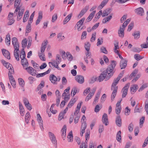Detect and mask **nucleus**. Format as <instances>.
<instances>
[{
  "label": "nucleus",
  "instance_id": "nucleus-1",
  "mask_svg": "<svg viewBox=\"0 0 148 148\" xmlns=\"http://www.w3.org/2000/svg\"><path fill=\"white\" fill-rule=\"evenodd\" d=\"M116 64V62L114 60H112L110 65L107 68V70L103 71L99 77L98 80L99 82L102 81L104 79L105 81L108 80L112 76L114 71V69Z\"/></svg>",
  "mask_w": 148,
  "mask_h": 148
},
{
  "label": "nucleus",
  "instance_id": "nucleus-2",
  "mask_svg": "<svg viewBox=\"0 0 148 148\" xmlns=\"http://www.w3.org/2000/svg\"><path fill=\"white\" fill-rule=\"evenodd\" d=\"M86 119V117L85 115H83L81 121L82 125L81 127L80 135L81 136H83V134L84 133L85 130L86 129L87 127V124L86 121H85Z\"/></svg>",
  "mask_w": 148,
  "mask_h": 148
},
{
  "label": "nucleus",
  "instance_id": "nucleus-3",
  "mask_svg": "<svg viewBox=\"0 0 148 148\" xmlns=\"http://www.w3.org/2000/svg\"><path fill=\"white\" fill-rule=\"evenodd\" d=\"M21 0H16L15 1L14 7L16 8L15 10L14 13V16H16L17 14V12L21 10L20 8L22 5L20 4Z\"/></svg>",
  "mask_w": 148,
  "mask_h": 148
},
{
  "label": "nucleus",
  "instance_id": "nucleus-4",
  "mask_svg": "<svg viewBox=\"0 0 148 148\" xmlns=\"http://www.w3.org/2000/svg\"><path fill=\"white\" fill-rule=\"evenodd\" d=\"M48 43V42L47 40H46V41H44V42L42 44L41 47L40 52H39L38 53V56L39 57H41L42 56H45L44 51Z\"/></svg>",
  "mask_w": 148,
  "mask_h": 148
},
{
  "label": "nucleus",
  "instance_id": "nucleus-5",
  "mask_svg": "<svg viewBox=\"0 0 148 148\" xmlns=\"http://www.w3.org/2000/svg\"><path fill=\"white\" fill-rule=\"evenodd\" d=\"M48 134L52 143L54 145V146L56 148L57 147V140L54 134L51 132H49Z\"/></svg>",
  "mask_w": 148,
  "mask_h": 148
},
{
  "label": "nucleus",
  "instance_id": "nucleus-6",
  "mask_svg": "<svg viewBox=\"0 0 148 148\" xmlns=\"http://www.w3.org/2000/svg\"><path fill=\"white\" fill-rule=\"evenodd\" d=\"M130 83H128L123 88L121 91L123 92L122 97L124 98L127 95V94L128 90L129 87Z\"/></svg>",
  "mask_w": 148,
  "mask_h": 148
},
{
  "label": "nucleus",
  "instance_id": "nucleus-7",
  "mask_svg": "<svg viewBox=\"0 0 148 148\" xmlns=\"http://www.w3.org/2000/svg\"><path fill=\"white\" fill-rule=\"evenodd\" d=\"M75 80L79 83L82 84L84 82V77L81 75H77L75 77Z\"/></svg>",
  "mask_w": 148,
  "mask_h": 148
},
{
  "label": "nucleus",
  "instance_id": "nucleus-8",
  "mask_svg": "<svg viewBox=\"0 0 148 148\" xmlns=\"http://www.w3.org/2000/svg\"><path fill=\"white\" fill-rule=\"evenodd\" d=\"M37 119L38 121V122L39 125L40 126V129L42 130H43V121L42 120V118L39 114H38L37 115Z\"/></svg>",
  "mask_w": 148,
  "mask_h": 148
},
{
  "label": "nucleus",
  "instance_id": "nucleus-9",
  "mask_svg": "<svg viewBox=\"0 0 148 148\" xmlns=\"http://www.w3.org/2000/svg\"><path fill=\"white\" fill-rule=\"evenodd\" d=\"M115 123L116 125L118 127H120L121 126L122 120L120 116L118 115L116 116L115 120Z\"/></svg>",
  "mask_w": 148,
  "mask_h": 148
},
{
  "label": "nucleus",
  "instance_id": "nucleus-10",
  "mask_svg": "<svg viewBox=\"0 0 148 148\" xmlns=\"http://www.w3.org/2000/svg\"><path fill=\"white\" fill-rule=\"evenodd\" d=\"M2 53L4 56L8 59H10V52L7 50L3 49H2Z\"/></svg>",
  "mask_w": 148,
  "mask_h": 148
},
{
  "label": "nucleus",
  "instance_id": "nucleus-11",
  "mask_svg": "<svg viewBox=\"0 0 148 148\" xmlns=\"http://www.w3.org/2000/svg\"><path fill=\"white\" fill-rule=\"evenodd\" d=\"M102 122L106 125H107L108 124V116L106 113H104L103 115Z\"/></svg>",
  "mask_w": 148,
  "mask_h": 148
},
{
  "label": "nucleus",
  "instance_id": "nucleus-12",
  "mask_svg": "<svg viewBox=\"0 0 148 148\" xmlns=\"http://www.w3.org/2000/svg\"><path fill=\"white\" fill-rule=\"evenodd\" d=\"M135 12L138 14L140 16H143L144 14L143 9L141 7L136 9L135 10Z\"/></svg>",
  "mask_w": 148,
  "mask_h": 148
},
{
  "label": "nucleus",
  "instance_id": "nucleus-13",
  "mask_svg": "<svg viewBox=\"0 0 148 148\" xmlns=\"http://www.w3.org/2000/svg\"><path fill=\"white\" fill-rule=\"evenodd\" d=\"M88 9V7L86 6L84 8L81 10L78 16V17L79 18H81L87 12Z\"/></svg>",
  "mask_w": 148,
  "mask_h": 148
},
{
  "label": "nucleus",
  "instance_id": "nucleus-14",
  "mask_svg": "<svg viewBox=\"0 0 148 148\" xmlns=\"http://www.w3.org/2000/svg\"><path fill=\"white\" fill-rule=\"evenodd\" d=\"M49 80L54 84H57V77L54 75H51L49 76Z\"/></svg>",
  "mask_w": 148,
  "mask_h": 148
},
{
  "label": "nucleus",
  "instance_id": "nucleus-15",
  "mask_svg": "<svg viewBox=\"0 0 148 148\" xmlns=\"http://www.w3.org/2000/svg\"><path fill=\"white\" fill-rule=\"evenodd\" d=\"M125 29L122 28L121 27H120L118 31V34L120 37L123 38L124 36V32Z\"/></svg>",
  "mask_w": 148,
  "mask_h": 148
},
{
  "label": "nucleus",
  "instance_id": "nucleus-16",
  "mask_svg": "<svg viewBox=\"0 0 148 148\" xmlns=\"http://www.w3.org/2000/svg\"><path fill=\"white\" fill-rule=\"evenodd\" d=\"M127 60H122L120 62V66L121 69H125L127 65Z\"/></svg>",
  "mask_w": 148,
  "mask_h": 148
},
{
  "label": "nucleus",
  "instance_id": "nucleus-17",
  "mask_svg": "<svg viewBox=\"0 0 148 148\" xmlns=\"http://www.w3.org/2000/svg\"><path fill=\"white\" fill-rule=\"evenodd\" d=\"M66 125H64L61 130L62 132L61 136L62 138L64 140L66 136Z\"/></svg>",
  "mask_w": 148,
  "mask_h": 148
},
{
  "label": "nucleus",
  "instance_id": "nucleus-18",
  "mask_svg": "<svg viewBox=\"0 0 148 148\" xmlns=\"http://www.w3.org/2000/svg\"><path fill=\"white\" fill-rule=\"evenodd\" d=\"M111 11V10L110 8L107 9L103 11L102 14V16L104 17L108 15Z\"/></svg>",
  "mask_w": 148,
  "mask_h": 148
},
{
  "label": "nucleus",
  "instance_id": "nucleus-19",
  "mask_svg": "<svg viewBox=\"0 0 148 148\" xmlns=\"http://www.w3.org/2000/svg\"><path fill=\"white\" fill-rule=\"evenodd\" d=\"M24 10V9H22L21 10H18V15H17V19L18 21H19L21 19L23 14Z\"/></svg>",
  "mask_w": 148,
  "mask_h": 148
},
{
  "label": "nucleus",
  "instance_id": "nucleus-20",
  "mask_svg": "<svg viewBox=\"0 0 148 148\" xmlns=\"http://www.w3.org/2000/svg\"><path fill=\"white\" fill-rule=\"evenodd\" d=\"M51 70V69L50 68H49L47 71L44 73L37 74L36 75V77L37 78H38L40 77H42L46 75L49 73Z\"/></svg>",
  "mask_w": 148,
  "mask_h": 148
},
{
  "label": "nucleus",
  "instance_id": "nucleus-21",
  "mask_svg": "<svg viewBox=\"0 0 148 148\" xmlns=\"http://www.w3.org/2000/svg\"><path fill=\"white\" fill-rule=\"evenodd\" d=\"M21 63L22 65L24 68L25 66H28V62L26 58L21 59Z\"/></svg>",
  "mask_w": 148,
  "mask_h": 148
},
{
  "label": "nucleus",
  "instance_id": "nucleus-22",
  "mask_svg": "<svg viewBox=\"0 0 148 148\" xmlns=\"http://www.w3.org/2000/svg\"><path fill=\"white\" fill-rule=\"evenodd\" d=\"M111 89L112 90H113L111 97V100L112 101H113L116 95V92L118 89V87L116 88L115 87L114 88H113V89H112L111 88Z\"/></svg>",
  "mask_w": 148,
  "mask_h": 148
},
{
  "label": "nucleus",
  "instance_id": "nucleus-23",
  "mask_svg": "<svg viewBox=\"0 0 148 148\" xmlns=\"http://www.w3.org/2000/svg\"><path fill=\"white\" fill-rule=\"evenodd\" d=\"M77 99L75 98H72L69 103L67 107L69 108H71L74 105Z\"/></svg>",
  "mask_w": 148,
  "mask_h": 148
},
{
  "label": "nucleus",
  "instance_id": "nucleus-24",
  "mask_svg": "<svg viewBox=\"0 0 148 148\" xmlns=\"http://www.w3.org/2000/svg\"><path fill=\"white\" fill-rule=\"evenodd\" d=\"M72 14L71 13L68 15L64 18L63 21V24L64 25L66 24L71 19Z\"/></svg>",
  "mask_w": 148,
  "mask_h": 148
},
{
  "label": "nucleus",
  "instance_id": "nucleus-25",
  "mask_svg": "<svg viewBox=\"0 0 148 148\" xmlns=\"http://www.w3.org/2000/svg\"><path fill=\"white\" fill-rule=\"evenodd\" d=\"M108 1V0H103L101 2V4L99 5L98 9L100 10L103 7L107 4Z\"/></svg>",
  "mask_w": 148,
  "mask_h": 148
},
{
  "label": "nucleus",
  "instance_id": "nucleus-26",
  "mask_svg": "<svg viewBox=\"0 0 148 148\" xmlns=\"http://www.w3.org/2000/svg\"><path fill=\"white\" fill-rule=\"evenodd\" d=\"M108 1V0H103L101 2V4L99 5L98 9L100 10L103 7L107 4Z\"/></svg>",
  "mask_w": 148,
  "mask_h": 148
},
{
  "label": "nucleus",
  "instance_id": "nucleus-27",
  "mask_svg": "<svg viewBox=\"0 0 148 148\" xmlns=\"http://www.w3.org/2000/svg\"><path fill=\"white\" fill-rule=\"evenodd\" d=\"M119 80L120 79H118L117 78H116L114 80L111 86L112 89H113V88H114L115 87L116 88L117 87L116 86L118 83V82Z\"/></svg>",
  "mask_w": 148,
  "mask_h": 148
},
{
  "label": "nucleus",
  "instance_id": "nucleus-28",
  "mask_svg": "<svg viewBox=\"0 0 148 148\" xmlns=\"http://www.w3.org/2000/svg\"><path fill=\"white\" fill-rule=\"evenodd\" d=\"M5 43L8 46L10 45V36L9 34H8L6 36L5 39Z\"/></svg>",
  "mask_w": 148,
  "mask_h": 148
},
{
  "label": "nucleus",
  "instance_id": "nucleus-29",
  "mask_svg": "<svg viewBox=\"0 0 148 148\" xmlns=\"http://www.w3.org/2000/svg\"><path fill=\"white\" fill-rule=\"evenodd\" d=\"M112 14H111L109 16L103 18L102 21L103 23H105L109 21L112 18Z\"/></svg>",
  "mask_w": 148,
  "mask_h": 148
},
{
  "label": "nucleus",
  "instance_id": "nucleus-30",
  "mask_svg": "<svg viewBox=\"0 0 148 148\" xmlns=\"http://www.w3.org/2000/svg\"><path fill=\"white\" fill-rule=\"evenodd\" d=\"M140 32L139 31L135 32L132 35L134 36V38L135 39H138L140 38Z\"/></svg>",
  "mask_w": 148,
  "mask_h": 148
},
{
  "label": "nucleus",
  "instance_id": "nucleus-31",
  "mask_svg": "<svg viewBox=\"0 0 148 148\" xmlns=\"http://www.w3.org/2000/svg\"><path fill=\"white\" fill-rule=\"evenodd\" d=\"M96 11H94L89 14L88 17L86 19V20L88 22L90 21L92 19Z\"/></svg>",
  "mask_w": 148,
  "mask_h": 148
},
{
  "label": "nucleus",
  "instance_id": "nucleus-32",
  "mask_svg": "<svg viewBox=\"0 0 148 148\" xmlns=\"http://www.w3.org/2000/svg\"><path fill=\"white\" fill-rule=\"evenodd\" d=\"M68 140L69 142H72L73 141V136L72 131L70 132L69 133L67 136Z\"/></svg>",
  "mask_w": 148,
  "mask_h": 148
},
{
  "label": "nucleus",
  "instance_id": "nucleus-33",
  "mask_svg": "<svg viewBox=\"0 0 148 148\" xmlns=\"http://www.w3.org/2000/svg\"><path fill=\"white\" fill-rule=\"evenodd\" d=\"M138 88V86L136 84H134L132 86H131L130 87V90L132 94H133L137 90Z\"/></svg>",
  "mask_w": 148,
  "mask_h": 148
},
{
  "label": "nucleus",
  "instance_id": "nucleus-34",
  "mask_svg": "<svg viewBox=\"0 0 148 148\" xmlns=\"http://www.w3.org/2000/svg\"><path fill=\"white\" fill-rule=\"evenodd\" d=\"M121 132L119 131L117 132L116 135V139L120 143L121 142Z\"/></svg>",
  "mask_w": 148,
  "mask_h": 148
},
{
  "label": "nucleus",
  "instance_id": "nucleus-35",
  "mask_svg": "<svg viewBox=\"0 0 148 148\" xmlns=\"http://www.w3.org/2000/svg\"><path fill=\"white\" fill-rule=\"evenodd\" d=\"M61 58L59 54H57L56 56V60L54 61V63L56 64H59L61 61Z\"/></svg>",
  "mask_w": 148,
  "mask_h": 148
},
{
  "label": "nucleus",
  "instance_id": "nucleus-36",
  "mask_svg": "<svg viewBox=\"0 0 148 148\" xmlns=\"http://www.w3.org/2000/svg\"><path fill=\"white\" fill-rule=\"evenodd\" d=\"M31 24L29 23H28L26 27V32L25 33V35L26 36H27L28 35V34L29 32L31 31Z\"/></svg>",
  "mask_w": 148,
  "mask_h": 148
},
{
  "label": "nucleus",
  "instance_id": "nucleus-37",
  "mask_svg": "<svg viewBox=\"0 0 148 148\" xmlns=\"http://www.w3.org/2000/svg\"><path fill=\"white\" fill-rule=\"evenodd\" d=\"M29 11H26L23 18V22H25L27 21L28 18V17L29 16Z\"/></svg>",
  "mask_w": 148,
  "mask_h": 148
},
{
  "label": "nucleus",
  "instance_id": "nucleus-38",
  "mask_svg": "<svg viewBox=\"0 0 148 148\" xmlns=\"http://www.w3.org/2000/svg\"><path fill=\"white\" fill-rule=\"evenodd\" d=\"M85 20V18H81L78 22H77L76 25V26H81L83 24Z\"/></svg>",
  "mask_w": 148,
  "mask_h": 148
},
{
  "label": "nucleus",
  "instance_id": "nucleus-39",
  "mask_svg": "<svg viewBox=\"0 0 148 148\" xmlns=\"http://www.w3.org/2000/svg\"><path fill=\"white\" fill-rule=\"evenodd\" d=\"M25 53L24 51V49H23L21 52V55L20 56V58L21 59H22V58H25Z\"/></svg>",
  "mask_w": 148,
  "mask_h": 148
},
{
  "label": "nucleus",
  "instance_id": "nucleus-40",
  "mask_svg": "<svg viewBox=\"0 0 148 148\" xmlns=\"http://www.w3.org/2000/svg\"><path fill=\"white\" fill-rule=\"evenodd\" d=\"M145 117L144 116H142L140 120V127L142 128L143 126V125L145 121Z\"/></svg>",
  "mask_w": 148,
  "mask_h": 148
},
{
  "label": "nucleus",
  "instance_id": "nucleus-41",
  "mask_svg": "<svg viewBox=\"0 0 148 148\" xmlns=\"http://www.w3.org/2000/svg\"><path fill=\"white\" fill-rule=\"evenodd\" d=\"M90 45L89 42H86L85 43L84 47L87 51H89Z\"/></svg>",
  "mask_w": 148,
  "mask_h": 148
},
{
  "label": "nucleus",
  "instance_id": "nucleus-42",
  "mask_svg": "<svg viewBox=\"0 0 148 148\" xmlns=\"http://www.w3.org/2000/svg\"><path fill=\"white\" fill-rule=\"evenodd\" d=\"M141 56H140L138 54H136L134 55V58L137 61H139L141 59L143 58Z\"/></svg>",
  "mask_w": 148,
  "mask_h": 148
},
{
  "label": "nucleus",
  "instance_id": "nucleus-43",
  "mask_svg": "<svg viewBox=\"0 0 148 148\" xmlns=\"http://www.w3.org/2000/svg\"><path fill=\"white\" fill-rule=\"evenodd\" d=\"M18 51H14V55L16 59L18 61L19 60V57Z\"/></svg>",
  "mask_w": 148,
  "mask_h": 148
},
{
  "label": "nucleus",
  "instance_id": "nucleus-44",
  "mask_svg": "<svg viewBox=\"0 0 148 148\" xmlns=\"http://www.w3.org/2000/svg\"><path fill=\"white\" fill-rule=\"evenodd\" d=\"M27 44V40L26 39H25L22 40V47L23 49L25 48L26 47Z\"/></svg>",
  "mask_w": 148,
  "mask_h": 148
},
{
  "label": "nucleus",
  "instance_id": "nucleus-45",
  "mask_svg": "<svg viewBox=\"0 0 148 148\" xmlns=\"http://www.w3.org/2000/svg\"><path fill=\"white\" fill-rule=\"evenodd\" d=\"M25 69L27 70V71L29 73L32 74V70H33V71H35V70L31 66H29L28 67L25 68Z\"/></svg>",
  "mask_w": 148,
  "mask_h": 148
},
{
  "label": "nucleus",
  "instance_id": "nucleus-46",
  "mask_svg": "<svg viewBox=\"0 0 148 148\" xmlns=\"http://www.w3.org/2000/svg\"><path fill=\"white\" fill-rule=\"evenodd\" d=\"M96 145L92 141H91L89 145L88 148H96Z\"/></svg>",
  "mask_w": 148,
  "mask_h": 148
},
{
  "label": "nucleus",
  "instance_id": "nucleus-47",
  "mask_svg": "<svg viewBox=\"0 0 148 148\" xmlns=\"http://www.w3.org/2000/svg\"><path fill=\"white\" fill-rule=\"evenodd\" d=\"M34 12L31 15L29 19V20L28 21V23H30V24H31V23H32L33 21V19L34 15Z\"/></svg>",
  "mask_w": 148,
  "mask_h": 148
},
{
  "label": "nucleus",
  "instance_id": "nucleus-48",
  "mask_svg": "<svg viewBox=\"0 0 148 148\" xmlns=\"http://www.w3.org/2000/svg\"><path fill=\"white\" fill-rule=\"evenodd\" d=\"M145 109L147 113V114H148V100H146L145 102Z\"/></svg>",
  "mask_w": 148,
  "mask_h": 148
},
{
  "label": "nucleus",
  "instance_id": "nucleus-49",
  "mask_svg": "<svg viewBox=\"0 0 148 148\" xmlns=\"http://www.w3.org/2000/svg\"><path fill=\"white\" fill-rule=\"evenodd\" d=\"M18 81L19 84L22 87H23L25 85V82L21 78H19Z\"/></svg>",
  "mask_w": 148,
  "mask_h": 148
},
{
  "label": "nucleus",
  "instance_id": "nucleus-50",
  "mask_svg": "<svg viewBox=\"0 0 148 148\" xmlns=\"http://www.w3.org/2000/svg\"><path fill=\"white\" fill-rule=\"evenodd\" d=\"M142 108H140L136 106L134 109L135 112H140L142 111Z\"/></svg>",
  "mask_w": 148,
  "mask_h": 148
},
{
  "label": "nucleus",
  "instance_id": "nucleus-51",
  "mask_svg": "<svg viewBox=\"0 0 148 148\" xmlns=\"http://www.w3.org/2000/svg\"><path fill=\"white\" fill-rule=\"evenodd\" d=\"M15 51H19V45L18 43H16L13 44Z\"/></svg>",
  "mask_w": 148,
  "mask_h": 148
},
{
  "label": "nucleus",
  "instance_id": "nucleus-52",
  "mask_svg": "<svg viewBox=\"0 0 148 148\" xmlns=\"http://www.w3.org/2000/svg\"><path fill=\"white\" fill-rule=\"evenodd\" d=\"M19 107L20 112H24L23 107L20 101L19 102Z\"/></svg>",
  "mask_w": 148,
  "mask_h": 148
},
{
  "label": "nucleus",
  "instance_id": "nucleus-53",
  "mask_svg": "<svg viewBox=\"0 0 148 148\" xmlns=\"http://www.w3.org/2000/svg\"><path fill=\"white\" fill-rule=\"evenodd\" d=\"M66 58H68V59L70 60H72L73 57L72 55L69 52H67L66 53Z\"/></svg>",
  "mask_w": 148,
  "mask_h": 148
},
{
  "label": "nucleus",
  "instance_id": "nucleus-54",
  "mask_svg": "<svg viewBox=\"0 0 148 148\" xmlns=\"http://www.w3.org/2000/svg\"><path fill=\"white\" fill-rule=\"evenodd\" d=\"M57 18V15L56 14H55L53 16L52 18V22H55Z\"/></svg>",
  "mask_w": 148,
  "mask_h": 148
},
{
  "label": "nucleus",
  "instance_id": "nucleus-55",
  "mask_svg": "<svg viewBox=\"0 0 148 148\" xmlns=\"http://www.w3.org/2000/svg\"><path fill=\"white\" fill-rule=\"evenodd\" d=\"M88 146L84 142H82L80 145L79 148H87Z\"/></svg>",
  "mask_w": 148,
  "mask_h": 148
},
{
  "label": "nucleus",
  "instance_id": "nucleus-56",
  "mask_svg": "<svg viewBox=\"0 0 148 148\" xmlns=\"http://www.w3.org/2000/svg\"><path fill=\"white\" fill-rule=\"evenodd\" d=\"M134 134L135 136H137L139 132V129L138 127H135L134 129Z\"/></svg>",
  "mask_w": 148,
  "mask_h": 148
},
{
  "label": "nucleus",
  "instance_id": "nucleus-57",
  "mask_svg": "<svg viewBox=\"0 0 148 148\" xmlns=\"http://www.w3.org/2000/svg\"><path fill=\"white\" fill-rule=\"evenodd\" d=\"M134 125L132 123H131L128 126V128L129 131L132 132L133 131Z\"/></svg>",
  "mask_w": 148,
  "mask_h": 148
},
{
  "label": "nucleus",
  "instance_id": "nucleus-58",
  "mask_svg": "<svg viewBox=\"0 0 148 148\" xmlns=\"http://www.w3.org/2000/svg\"><path fill=\"white\" fill-rule=\"evenodd\" d=\"M101 109V108H100L99 106L98 105H97L95 107V112H98Z\"/></svg>",
  "mask_w": 148,
  "mask_h": 148
},
{
  "label": "nucleus",
  "instance_id": "nucleus-59",
  "mask_svg": "<svg viewBox=\"0 0 148 148\" xmlns=\"http://www.w3.org/2000/svg\"><path fill=\"white\" fill-rule=\"evenodd\" d=\"M106 97V94H103L101 98V103H103L105 101Z\"/></svg>",
  "mask_w": 148,
  "mask_h": 148
},
{
  "label": "nucleus",
  "instance_id": "nucleus-60",
  "mask_svg": "<svg viewBox=\"0 0 148 148\" xmlns=\"http://www.w3.org/2000/svg\"><path fill=\"white\" fill-rule=\"evenodd\" d=\"M121 109V106H120L119 107L116 108V112L117 114L118 115L120 113Z\"/></svg>",
  "mask_w": 148,
  "mask_h": 148
},
{
  "label": "nucleus",
  "instance_id": "nucleus-61",
  "mask_svg": "<svg viewBox=\"0 0 148 148\" xmlns=\"http://www.w3.org/2000/svg\"><path fill=\"white\" fill-rule=\"evenodd\" d=\"M12 44L16 43H18L17 38L16 37H14L12 38Z\"/></svg>",
  "mask_w": 148,
  "mask_h": 148
},
{
  "label": "nucleus",
  "instance_id": "nucleus-62",
  "mask_svg": "<svg viewBox=\"0 0 148 148\" xmlns=\"http://www.w3.org/2000/svg\"><path fill=\"white\" fill-rule=\"evenodd\" d=\"M87 33L86 31L83 32L81 36V39H84L86 38Z\"/></svg>",
  "mask_w": 148,
  "mask_h": 148
},
{
  "label": "nucleus",
  "instance_id": "nucleus-63",
  "mask_svg": "<svg viewBox=\"0 0 148 148\" xmlns=\"http://www.w3.org/2000/svg\"><path fill=\"white\" fill-rule=\"evenodd\" d=\"M104 130L103 126V125H100L99 126V132L100 133L102 132Z\"/></svg>",
  "mask_w": 148,
  "mask_h": 148
},
{
  "label": "nucleus",
  "instance_id": "nucleus-64",
  "mask_svg": "<svg viewBox=\"0 0 148 148\" xmlns=\"http://www.w3.org/2000/svg\"><path fill=\"white\" fill-rule=\"evenodd\" d=\"M101 52L105 54H107L108 53V51L106 50V48L104 47H102L101 48Z\"/></svg>",
  "mask_w": 148,
  "mask_h": 148
}]
</instances>
